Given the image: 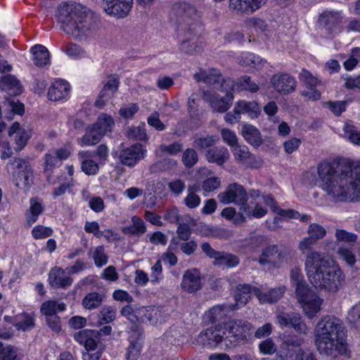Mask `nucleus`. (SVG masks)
<instances>
[{"label": "nucleus", "instance_id": "13d9d810", "mask_svg": "<svg viewBox=\"0 0 360 360\" xmlns=\"http://www.w3.org/2000/svg\"><path fill=\"white\" fill-rule=\"evenodd\" d=\"M338 254L340 257L347 264V265L351 267L354 266L356 259L354 254L350 249L341 247L338 249Z\"/></svg>", "mask_w": 360, "mask_h": 360}, {"label": "nucleus", "instance_id": "a18cd8bd", "mask_svg": "<svg viewBox=\"0 0 360 360\" xmlns=\"http://www.w3.org/2000/svg\"><path fill=\"white\" fill-rule=\"evenodd\" d=\"M130 344L127 349V359L128 360H136L140 354L142 345L140 342V338L138 337L134 339L132 337L129 339Z\"/></svg>", "mask_w": 360, "mask_h": 360}, {"label": "nucleus", "instance_id": "ddd939ff", "mask_svg": "<svg viewBox=\"0 0 360 360\" xmlns=\"http://www.w3.org/2000/svg\"><path fill=\"white\" fill-rule=\"evenodd\" d=\"M133 5V0H103L105 12L117 18L127 17Z\"/></svg>", "mask_w": 360, "mask_h": 360}, {"label": "nucleus", "instance_id": "864d4df0", "mask_svg": "<svg viewBox=\"0 0 360 360\" xmlns=\"http://www.w3.org/2000/svg\"><path fill=\"white\" fill-rule=\"evenodd\" d=\"M299 78L300 80L304 84L305 87L317 86L321 83L320 79L305 69L302 70Z\"/></svg>", "mask_w": 360, "mask_h": 360}, {"label": "nucleus", "instance_id": "49530a36", "mask_svg": "<svg viewBox=\"0 0 360 360\" xmlns=\"http://www.w3.org/2000/svg\"><path fill=\"white\" fill-rule=\"evenodd\" d=\"M92 258L96 267L101 268L108 262V257L103 245L97 246L92 252Z\"/></svg>", "mask_w": 360, "mask_h": 360}, {"label": "nucleus", "instance_id": "4d7b16f0", "mask_svg": "<svg viewBox=\"0 0 360 360\" xmlns=\"http://www.w3.org/2000/svg\"><path fill=\"white\" fill-rule=\"evenodd\" d=\"M163 278L161 259H158L151 267L150 282L153 285L158 284Z\"/></svg>", "mask_w": 360, "mask_h": 360}, {"label": "nucleus", "instance_id": "09e8293b", "mask_svg": "<svg viewBox=\"0 0 360 360\" xmlns=\"http://www.w3.org/2000/svg\"><path fill=\"white\" fill-rule=\"evenodd\" d=\"M232 153L237 162H244L250 159L251 153L245 145L236 144L232 148Z\"/></svg>", "mask_w": 360, "mask_h": 360}, {"label": "nucleus", "instance_id": "2f4dec72", "mask_svg": "<svg viewBox=\"0 0 360 360\" xmlns=\"http://www.w3.org/2000/svg\"><path fill=\"white\" fill-rule=\"evenodd\" d=\"M238 63L241 65L260 70L266 61L252 53H246L240 56Z\"/></svg>", "mask_w": 360, "mask_h": 360}, {"label": "nucleus", "instance_id": "de8ad7c7", "mask_svg": "<svg viewBox=\"0 0 360 360\" xmlns=\"http://www.w3.org/2000/svg\"><path fill=\"white\" fill-rule=\"evenodd\" d=\"M248 195L245 198L244 202L238 203L236 205L239 206V212L235 219V224H242L245 221V217L250 218L252 210L248 203Z\"/></svg>", "mask_w": 360, "mask_h": 360}, {"label": "nucleus", "instance_id": "2eb2a0df", "mask_svg": "<svg viewBox=\"0 0 360 360\" xmlns=\"http://www.w3.org/2000/svg\"><path fill=\"white\" fill-rule=\"evenodd\" d=\"M178 12L181 15L183 21L188 25V31L195 32L200 27L197 22L200 14L194 6L187 3L181 4L178 6Z\"/></svg>", "mask_w": 360, "mask_h": 360}, {"label": "nucleus", "instance_id": "4468645a", "mask_svg": "<svg viewBox=\"0 0 360 360\" xmlns=\"http://www.w3.org/2000/svg\"><path fill=\"white\" fill-rule=\"evenodd\" d=\"M181 287L184 292L193 293L202 287V276L198 269L195 268L185 271L182 276Z\"/></svg>", "mask_w": 360, "mask_h": 360}, {"label": "nucleus", "instance_id": "f704fd0d", "mask_svg": "<svg viewBox=\"0 0 360 360\" xmlns=\"http://www.w3.org/2000/svg\"><path fill=\"white\" fill-rule=\"evenodd\" d=\"M132 224L122 228V232L124 234L139 236L146 231V227L143 221L139 217H131Z\"/></svg>", "mask_w": 360, "mask_h": 360}, {"label": "nucleus", "instance_id": "423d86ee", "mask_svg": "<svg viewBox=\"0 0 360 360\" xmlns=\"http://www.w3.org/2000/svg\"><path fill=\"white\" fill-rule=\"evenodd\" d=\"M194 78L197 82L202 81L220 91L233 90L234 86V82L231 78H224L217 69H211L207 72L195 74Z\"/></svg>", "mask_w": 360, "mask_h": 360}, {"label": "nucleus", "instance_id": "79ce46f5", "mask_svg": "<svg viewBox=\"0 0 360 360\" xmlns=\"http://www.w3.org/2000/svg\"><path fill=\"white\" fill-rule=\"evenodd\" d=\"M278 253V246L276 245H269L265 248L259 259V263L261 265L266 264H273L275 265L276 262L274 260V257Z\"/></svg>", "mask_w": 360, "mask_h": 360}, {"label": "nucleus", "instance_id": "0e129e2a", "mask_svg": "<svg viewBox=\"0 0 360 360\" xmlns=\"http://www.w3.org/2000/svg\"><path fill=\"white\" fill-rule=\"evenodd\" d=\"M221 186V179L217 176L210 177L202 182V188L205 192H212Z\"/></svg>", "mask_w": 360, "mask_h": 360}, {"label": "nucleus", "instance_id": "8fccbe9b", "mask_svg": "<svg viewBox=\"0 0 360 360\" xmlns=\"http://www.w3.org/2000/svg\"><path fill=\"white\" fill-rule=\"evenodd\" d=\"M228 311V307L224 305H217L212 307L207 314L209 321L212 323H215L221 320L224 316H226Z\"/></svg>", "mask_w": 360, "mask_h": 360}, {"label": "nucleus", "instance_id": "0eeeda50", "mask_svg": "<svg viewBox=\"0 0 360 360\" xmlns=\"http://www.w3.org/2000/svg\"><path fill=\"white\" fill-rule=\"evenodd\" d=\"M222 92H225L222 96L212 90L204 91L202 94L203 100L209 103L212 110L220 113L226 112L233 101L232 90Z\"/></svg>", "mask_w": 360, "mask_h": 360}, {"label": "nucleus", "instance_id": "37998d69", "mask_svg": "<svg viewBox=\"0 0 360 360\" xmlns=\"http://www.w3.org/2000/svg\"><path fill=\"white\" fill-rule=\"evenodd\" d=\"M236 85L241 90L247 91L250 93H256L259 91V86L258 84L255 82L250 77L245 75L238 79Z\"/></svg>", "mask_w": 360, "mask_h": 360}, {"label": "nucleus", "instance_id": "9b49d317", "mask_svg": "<svg viewBox=\"0 0 360 360\" xmlns=\"http://www.w3.org/2000/svg\"><path fill=\"white\" fill-rule=\"evenodd\" d=\"M342 14L340 11H327L319 16V22L328 34L334 36L342 32Z\"/></svg>", "mask_w": 360, "mask_h": 360}, {"label": "nucleus", "instance_id": "bb28decb", "mask_svg": "<svg viewBox=\"0 0 360 360\" xmlns=\"http://www.w3.org/2000/svg\"><path fill=\"white\" fill-rule=\"evenodd\" d=\"M15 186L19 188H30L33 183L32 169L13 172Z\"/></svg>", "mask_w": 360, "mask_h": 360}, {"label": "nucleus", "instance_id": "dca6fc26", "mask_svg": "<svg viewBox=\"0 0 360 360\" xmlns=\"http://www.w3.org/2000/svg\"><path fill=\"white\" fill-rule=\"evenodd\" d=\"M197 341L202 343L204 346L215 347L219 343L225 342V335H224L223 328H207L206 330L201 332L198 336Z\"/></svg>", "mask_w": 360, "mask_h": 360}, {"label": "nucleus", "instance_id": "39448f33", "mask_svg": "<svg viewBox=\"0 0 360 360\" xmlns=\"http://www.w3.org/2000/svg\"><path fill=\"white\" fill-rule=\"evenodd\" d=\"M252 334V325L243 319H233L224 326L225 335V346L235 347L246 340Z\"/></svg>", "mask_w": 360, "mask_h": 360}, {"label": "nucleus", "instance_id": "774afa93", "mask_svg": "<svg viewBox=\"0 0 360 360\" xmlns=\"http://www.w3.org/2000/svg\"><path fill=\"white\" fill-rule=\"evenodd\" d=\"M16 356V351L11 346L4 347L0 342V360H15Z\"/></svg>", "mask_w": 360, "mask_h": 360}, {"label": "nucleus", "instance_id": "f3484780", "mask_svg": "<svg viewBox=\"0 0 360 360\" xmlns=\"http://www.w3.org/2000/svg\"><path fill=\"white\" fill-rule=\"evenodd\" d=\"M266 2V0H229V8L240 13H252Z\"/></svg>", "mask_w": 360, "mask_h": 360}, {"label": "nucleus", "instance_id": "e433bc0d", "mask_svg": "<svg viewBox=\"0 0 360 360\" xmlns=\"http://www.w3.org/2000/svg\"><path fill=\"white\" fill-rule=\"evenodd\" d=\"M93 125L99 132H101L103 136L105 134L112 131L115 122L110 115L101 114Z\"/></svg>", "mask_w": 360, "mask_h": 360}, {"label": "nucleus", "instance_id": "a878e982", "mask_svg": "<svg viewBox=\"0 0 360 360\" xmlns=\"http://www.w3.org/2000/svg\"><path fill=\"white\" fill-rule=\"evenodd\" d=\"M241 133L245 140L252 146L257 148L262 145L261 133L255 126L250 124H243Z\"/></svg>", "mask_w": 360, "mask_h": 360}, {"label": "nucleus", "instance_id": "5fc2aeb1", "mask_svg": "<svg viewBox=\"0 0 360 360\" xmlns=\"http://www.w3.org/2000/svg\"><path fill=\"white\" fill-rule=\"evenodd\" d=\"M198 160L196 151L193 148H187L183 153L182 162L187 168L193 167Z\"/></svg>", "mask_w": 360, "mask_h": 360}, {"label": "nucleus", "instance_id": "b1692460", "mask_svg": "<svg viewBox=\"0 0 360 360\" xmlns=\"http://www.w3.org/2000/svg\"><path fill=\"white\" fill-rule=\"evenodd\" d=\"M236 113L247 114L251 119L257 118L260 114L261 110L259 104L252 101H247L240 100L236 102L234 107Z\"/></svg>", "mask_w": 360, "mask_h": 360}, {"label": "nucleus", "instance_id": "e2e57ef3", "mask_svg": "<svg viewBox=\"0 0 360 360\" xmlns=\"http://www.w3.org/2000/svg\"><path fill=\"white\" fill-rule=\"evenodd\" d=\"M101 320L105 323H109L116 318V309L111 306H105L100 311Z\"/></svg>", "mask_w": 360, "mask_h": 360}, {"label": "nucleus", "instance_id": "6e6552de", "mask_svg": "<svg viewBox=\"0 0 360 360\" xmlns=\"http://www.w3.org/2000/svg\"><path fill=\"white\" fill-rule=\"evenodd\" d=\"M248 195L246 190L241 184L231 183L229 184L225 190L219 193L217 198L224 205L242 203Z\"/></svg>", "mask_w": 360, "mask_h": 360}, {"label": "nucleus", "instance_id": "4be33fe9", "mask_svg": "<svg viewBox=\"0 0 360 360\" xmlns=\"http://www.w3.org/2000/svg\"><path fill=\"white\" fill-rule=\"evenodd\" d=\"M70 86L65 80L55 81L49 87L47 96L49 100L57 101L65 98L69 94Z\"/></svg>", "mask_w": 360, "mask_h": 360}, {"label": "nucleus", "instance_id": "f03ea898", "mask_svg": "<svg viewBox=\"0 0 360 360\" xmlns=\"http://www.w3.org/2000/svg\"><path fill=\"white\" fill-rule=\"evenodd\" d=\"M304 269L311 283L315 287L336 292L345 283V276L333 260L316 251H310L305 259Z\"/></svg>", "mask_w": 360, "mask_h": 360}, {"label": "nucleus", "instance_id": "72a5a7b5", "mask_svg": "<svg viewBox=\"0 0 360 360\" xmlns=\"http://www.w3.org/2000/svg\"><path fill=\"white\" fill-rule=\"evenodd\" d=\"M33 54V60L35 65L41 67L49 63V52L42 45H35L31 49Z\"/></svg>", "mask_w": 360, "mask_h": 360}, {"label": "nucleus", "instance_id": "7ed1b4c3", "mask_svg": "<svg viewBox=\"0 0 360 360\" xmlns=\"http://www.w3.org/2000/svg\"><path fill=\"white\" fill-rule=\"evenodd\" d=\"M314 337L315 345L321 354L335 358L346 351L345 328L335 317H323L316 325Z\"/></svg>", "mask_w": 360, "mask_h": 360}, {"label": "nucleus", "instance_id": "f257e3e1", "mask_svg": "<svg viewBox=\"0 0 360 360\" xmlns=\"http://www.w3.org/2000/svg\"><path fill=\"white\" fill-rule=\"evenodd\" d=\"M316 171L315 184L331 201L347 202L360 197V160H322Z\"/></svg>", "mask_w": 360, "mask_h": 360}, {"label": "nucleus", "instance_id": "6ab92c4d", "mask_svg": "<svg viewBox=\"0 0 360 360\" xmlns=\"http://www.w3.org/2000/svg\"><path fill=\"white\" fill-rule=\"evenodd\" d=\"M205 156L208 162L222 166L229 159L230 154L226 147L214 146L207 149L205 151Z\"/></svg>", "mask_w": 360, "mask_h": 360}, {"label": "nucleus", "instance_id": "5701e85b", "mask_svg": "<svg viewBox=\"0 0 360 360\" xmlns=\"http://www.w3.org/2000/svg\"><path fill=\"white\" fill-rule=\"evenodd\" d=\"M285 290V288L283 285L271 288L266 292H262L259 289H254V295L262 303H274L283 297Z\"/></svg>", "mask_w": 360, "mask_h": 360}, {"label": "nucleus", "instance_id": "680f3d73", "mask_svg": "<svg viewBox=\"0 0 360 360\" xmlns=\"http://www.w3.org/2000/svg\"><path fill=\"white\" fill-rule=\"evenodd\" d=\"M4 105L15 114L22 115L24 112V105L14 98H6Z\"/></svg>", "mask_w": 360, "mask_h": 360}, {"label": "nucleus", "instance_id": "ea45409f", "mask_svg": "<svg viewBox=\"0 0 360 360\" xmlns=\"http://www.w3.org/2000/svg\"><path fill=\"white\" fill-rule=\"evenodd\" d=\"M254 289L257 288L248 284L238 285L236 294V302L240 304H245L250 298V294H254Z\"/></svg>", "mask_w": 360, "mask_h": 360}, {"label": "nucleus", "instance_id": "3c124183", "mask_svg": "<svg viewBox=\"0 0 360 360\" xmlns=\"http://www.w3.org/2000/svg\"><path fill=\"white\" fill-rule=\"evenodd\" d=\"M345 136L353 144L360 146V131L357 128L349 124H345L344 126Z\"/></svg>", "mask_w": 360, "mask_h": 360}, {"label": "nucleus", "instance_id": "c03bdc74", "mask_svg": "<svg viewBox=\"0 0 360 360\" xmlns=\"http://www.w3.org/2000/svg\"><path fill=\"white\" fill-rule=\"evenodd\" d=\"M216 261L218 264L226 265L230 268L235 267L239 264V259L236 255L224 252H219Z\"/></svg>", "mask_w": 360, "mask_h": 360}, {"label": "nucleus", "instance_id": "1a4fd4ad", "mask_svg": "<svg viewBox=\"0 0 360 360\" xmlns=\"http://www.w3.org/2000/svg\"><path fill=\"white\" fill-rule=\"evenodd\" d=\"M276 321L280 326L292 328L300 334L307 335L310 330L299 313L281 311L276 315Z\"/></svg>", "mask_w": 360, "mask_h": 360}, {"label": "nucleus", "instance_id": "69168bd1", "mask_svg": "<svg viewBox=\"0 0 360 360\" xmlns=\"http://www.w3.org/2000/svg\"><path fill=\"white\" fill-rule=\"evenodd\" d=\"M45 167L44 172H51L56 166H58L60 161L59 158L53 153H46L44 156Z\"/></svg>", "mask_w": 360, "mask_h": 360}, {"label": "nucleus", "instance_id": "bf43d9fd", "mask_svg": "<svg viewBox=\"0 0 360 360\" xmlns=\"http://www.w3.org/2000/svg\"><path fill=\"white\" fill-rule=\"evenodd\" d=\"M259 349L262 354L270 355L276 352L277 346L271 338H267L259 343Z\"/></svg>", "mask_w": 360, "mask_h": 360}, {"label": "nucleus", "instance_id": "aec40b11", "mask_svg": "<svg viewBox=\"0 0 360 360\" xmlns=\"http://www.w3.org/2000/svg\"><path fill=\"white\" fill-rule=\"evenodd\" d=\"M118 86L119 80L117 77L115 76L109 77L99 94V99L96 101V106L102 108L105 104V101L110 99L117 91Z\"/></svg>", "mask_w": 360, "mask_h": 360}, {"label": "nucleus", "instance_id": "052dcab7", "mask_svg": "<svg viewBox=\"0 0 360 360\" xmlns=\"http://www.w3.org/2000/svg\"><path fill=\"white\" fill-rule=\"evenodd\" d=\"M52 234L53 230L51 228L41 225L36 226L32 231L33 238L37 240L48 238Z\"/></svg>", "mask_w": 360, "mask_h": 360}, {"label": "nucleus", "instance_id": "f8f14e48", "mask_svg": "<svg viewBox=\"0 0 360 360\" xmlns=\"http://www.w3.org/2000/svg\"><path fill=\"white\" fill-rule=\"evenodd\" d=\"M146 153V150L141 143H134L131 146L122 150L119 159L120 162L129 167H133L139 161L143 160Z\"/></svg>", "mask_w": 360, "mask_h": 360}, {"label": "nucleus", "instance_id": "473e14b6", "mask_svg": "<svg viewBox=\"0 0 360 360\" xmlns=\"http://www.w3.org/2000/svg\"><path fill=\"white\" fill-rule=\"evenodd\" d=\"M66 308L63 302H59L55 300H49L44 302L41 306V313L46 318L57 316V312L63 311Z\"/></svg>", "mask_w": 360, "mask_h": 360}, {"label": "nucleus", "instance_id": "7c9ffc66", "mask_svg": "<svg viewBox=\"0 0 360 360\" xmlns=\"http://www.w3.org/2000/svg\"><path fill=\"white\" fill-rule=\"evenodd\" d=\"M2 89L10 95L18 96L22 92L20 82L13 75H8L1 79Z\"/></svg>", "mask_w": 360, "mask_h": 360}, {"label": "nucleus", "instance_id": "20e7f679", "mask_svg": "<svg viewBox=\"0 0 360 360\" xmlns=\"http://www.w3.org/2000/svg\"><path fill=\"white\" fill-rule=\"evenodd\" d=\"M61 29L75 38L91 28L92 13L87 8L77 4H63L57 12Z\"/></svg>", "mask_w": 360, "mask_h": 360}, {"label": "nucleus", "instance_id": "58836bf2", "mask_svg": "<svg viewBox=\"0 0 360 360\" xmlns=\"http://www.w3.org/2000/svg\"><path fill=\"white\" fill-rule=\"evenodd\" d=\"M126 135L129 139L146 141L148 137L146 134V124L142 123L139 126L129 127Z\"/></svg>", "mask_w": 360, "mask_h": 360}, {"label": "nucleus", "instance_id": "c756f323", "mask_svg": "<svg viewBox=\"0 0 360 360\" xmlns=\"http://www.w3.org/2000/svg\"><path fill=\"white\" fill-rule=\"evenodd\" d=\"M13 326L20 330H31L34 326V319L33 314L22 313L15 316Z\"/></svg>", "mask_w": 360, "mask_h": 360}, {"label": "nucleus", "instance_id": "cd10ccee", "mask_svg": "<svg viewBox=\"0 0 360 360\" xmlns=\"http://www.w3.org/2000/svg\"><path fill=\"white\" fill-rule=\"evenodd\" d=\"M30 208L25 215L27 224L31 226L37 221L39 216L43 212L44 207L37 198H32L30 200Z\"/></svg>", "mask_w": 360, "mask_h": 360}, {"label": "nucleus", "instance_id": "412c9836", "mask_svg": "<svg viewBox=\"0 0 360 360\" xmlns=\"http://www.w3.org/2000/svg\"><path fill=\"white\" fill-rule=\"evenodd\" d=\"M304 343V338L297 335H283L280 345L281 352L286 357H292L294 348L300 347Z\"/></svg>", "mask_w": 360, "mask_h": 360}, {"label": "nucleus", "instance_id": "338daca9", "mask_svg": "<svg viewBox=\"0 0 360 360\" xmlns=\"http://www.w3.org/2000/svg\"><path fill=\"white\" fill-rule=\"evenodd\" d=\"M347 319L356 326H360V302L354 305L349 311Z\"/></svg>", "mask_w": 360, "mask_h": 360}, {"label": "nucleus", "instance_id": "a19ab883", "mask_svg": "<svg viewBox=\"0 0 360 360\" xmlns=\"http://www.w3.org/2000/svg\"><path fill=\"white\" fill-rule=\"evenodd\" d=\"M219 138L215 135H207L200 136L194 141V146L199 150H207L212 148L217 142Z\"/></svg>", "mask_w": 360, "mask_h": 360}, {"label": "nucleus", "instance_id": "4c0bfd02", "mask_svg": "<svg viewBox=\"0 0 360 360\" xmlns=\"http://www.w3.org/2000/svg\"><path fill=\"white\" fill-rule=\"evenodd\" d=\"M103 296L98 292H89L83 298L82 306L86 309H94L98 308L103 302Z\"/></svg>", "mask_w": 360, "mask_h": 360}, {"label": "nucleus", "instance_id": "6e6d98bb", "mask_svg": "<svg viewBox=\"0 0 360 360\" xmlns=\"http://www.w3.org/2000/svg\"><path fill=\"white\" fill-rule=\"evenodd\" d=\"M167 314L162 307L153 309L148 316V319L152 324H160L165 321Z\"/></svg>", "mask_w": 360, "mask_h": 360}, {"label": "nucleus", "instance_id": "603ef678", "mask_svg": "<svg viewBox=\"0 0 360 360\" xmlns=\"http://www.w3.org/2000/svg\"><path fill=\"white\" fill-rule=\"evenodd\" d=\"M294 286L295 288L296 297L300 303L306 300L311 295L314 294V292L310 290L305 281Z\"/></svg>", "mask_w": 360, "mask_h": 360}, {"label": "nucleus", "instance_id": "c85d7f7f", "mask_svg": "<svg viewBox=\"0 0 360 360\" xmlns=\"http://www.w3.org/2000/svg\"><path fill=\"white\" fill-rule=\"evenodd\" d=\"M102 137L101 132L92 124L86 129L85 134L79 140V143L81 146H94L101 141Z\"/></svg>", "mask_w": 360, "mask_h": 360}, {"label": "nucleus", "instance_id": "9d476101", "mask_svg": "<svg viewBox=\"0 0 360 360\" xmlns=\"http://www.w3.org/2000/svg\"><path fill=\"white\" fill-rule=\"evenodd\" d=\"M270 84L277 93L282 95L294 92L297 86L295 78L291 75L283 72L273 75L270 79Z\"/></svg>", "mask_w": 360, "mask_h": 360}, {"label": "nucleus", "instance_id": "a211bd4d", "mask_svg": "<svg viewBox=\"0 0 360 360\" xmlns=\"http://www.w3.org/2000/svg\"><path fill=\"white\" fill-rule=\"evenodd\" d=\"M49 283L52 288H67L72 283V278L66 275L65 271L55 266L49 273Z\"/></svg>", "mask_w": 360, "mask_h": 360}, {"label": "nucleus", "instance_id": "393cba45", "mask_svg": "<svg viewBox=\"0 0 360 360\" xmlns=\"http://www.w3.org/2000/svg\"><path fill=\"white\" fill-rule=\"evenodd\" d=\"M322 303L323 300L315 293L301 302L306 316L309 319L315 317L320 311Z\"/></svg>", "mask_w": 360, "mask_h": 360}, {"label": "nucleus", "instance_id": "c9c22d12", "mask_svg": "<svg viewBox=\"0 0 360 360\" xmlns=\"http://www.w3.org/2000/svg\"><path fill=\"white\" fill-rule=\"evenodd\" d=\"M190 32L193 33V36L182 41L179 49L181 51L188 54L199 53L201 51V48L196 37L197 30L195 32Z\"/></svg>", "mask_w": 360, "mask_h": 360}]
</instances>
